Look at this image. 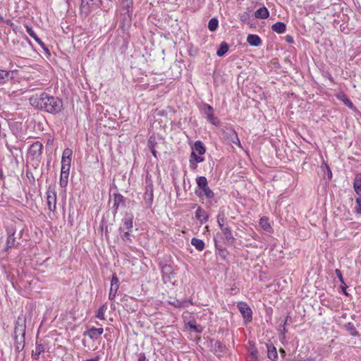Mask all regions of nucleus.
Here are the masks:
<instances>
[{
    "instance_id": "11",
    "label": "nucleus",
    "mask_w": 361,
    "mask_h": 361,
    "mask_svg": "<svg viewBox=\"0 0 361 361\" xmlns=\"http://www.w3.org/2000/svg\"><path fill=\"white\" fill-rule=\"evenodd\" d=\"M42 144L40 142L37 141L30 146L28 154L32 157V159H38L42 154Z\"/></svg>"
},
{
    "instance_id": "35",
    "label": "nucleus",
    "mask_w": 361,
    "mask_h": 361,
    "mask_svg": "<svg viewBox=\"0 0 361 361\" xmlns=\"http://www.w3.org/2000/svg\"><path fill=\"white\" fill-rule=\"evenodd\" d=\"M204 161V158L201 155H197L195 152L192 151L190 154V163L191 164H195L201 163Z\"/></svg>"
},
{
    "instance_id": "31",
    "label": "nucleus",
    "mask_w": 361,
    "mask_h": 361,
    "mask_svg": "<svg viewBox=\"0 0 361 361\" xmlns=\"http://www.w3.org/2000/svg\"><path fill=\"white\" fill-rule=\"evenodd\" d=\"M228 44L226 42H221L216 51V55L219 57L223 56L228 51Z\"/></svg>"
},
{
    "instance_id": "23",
    "label": "nucleus",
    "mask_w": 361,
    "mask_h": 361,
    "mask_svg": "<svg viewBox=\"0 0 361 361\" xmlns=\"http://www.w3.org/2000/svg\"><path fill=\"white\" fill-rule=\"evenodd\" d=\"M14 338H17L19 336H25V324H20L19 322L18 321L16 324L15 329H14Z\"/></svg>"
},
{
    "instance_id": "39",
    "label": "nucleus",
    "mask_w": 361,
    "mask_h": 361,
    "mask_svg": "<svg viewBox=\"0 0 361 361\" xmlns=\"http://www.w3.org/2000/svg\"><path fill=\"white\" fill-rule=\"evenodd\" d=\"M217 223L219 224V228L222 226H225L228 225L226 218L224 212H220L217 215Z\"/></svg>"
},
{
    "instance_id": "52",
    "label": "nucleus",
    "mask_w": 361,
    "mask_h": 361,
    "mask_svg": "<svg viewBox=\"0 0 361 361\" xmlns=\"http://www.w3.org/2000/svg\"><path fill=\"white\" fill-rule=\"evenodd\" d=\"M70 168H71V166H62L61 165V173H65V174H69Z\"/></svg>"
},
{
    "instance_id": "43",
    "label": "nucleus",
    "mask_w": 361,
    "mask_h": 361,
    "mask_svg": "<svg viewBox=\"0 0 361 361\" xmlns=\"http://www.w3.org/2000/svg\"><path fill=\"white\" fill-rule=\"evenodd\" d=\"M259 224L262 226V228H264L265 231H268L271 228V226L269 223L268 222L267 219L262 218L259 221Z\"/></svg>"
},
{
    "instance_id": "36",
    "label": "nucleus",
    "mask_w": 361,
    "mask_h": 361,
    "mask_svg": "<svg viewBox=\"0 0 361 361\" xmlns=\"http://www.w3.org/2000/svg\"><path fill=\"white\" fill-rule=\"evenodd\" d=\"M344 326L351 336H358L360 335L353 323L348 322L345 324Z\"/></svg>"
},
{
    "instance_id": "47",
    "label": "nucleus",
    "mask_w": 361,
    "mask_h": 361,
    "mask_svg": "<svg viewBox=\"0 0 361 361\" xmlns=\"http://www.w3.org/2000/svg\"><path fill=\"white\" fill-rule=\"evenodd\" d=\"M356 202V212L358 214H361V197L355 199Z\"/></svg>"
},
{
    "instance_id": "4",
    "label": "nucleus",
    "mask_w": 361,
    "mask_h": 361,
    "mask_svg": "<svg viewBox=\"0 0 361 361\" xmlns=\"http://www.w3.org/2000/svg\"><path fill=\"white\" fill-rule=\"evenodd\" d=\"M102 4V0H82L80 5L81 13L87 16L92 11L100 8Z\"/></svg>"
},
{
    "instance_id": "9",
    "label": "nucleus",
    "mask_w": 361,
    "mask_h": 361,
    "mask_svg": "<svg viewBox=\"0 0 361 361\" xmlns=\"http://www.w3.org/2000/svg\"><path fill=\"white\" fill-rule=\"evenodd\" d=\"M222 131L224 138L228 139L229 142L233 144L240 145V142L238 137V134L233 128H226V129H224Z\"/></svg>"
},
{
    "instance_id": "27",
    "label": "nucleus",
    "mask_w": 361,
    "mask_h": 361,
    "mask_svg": "<svg viewBox=\"0 0 361 361\" xmlns=\"http://www.w3.org/2000/svg\"><path fill=\"white\" fill-rule=\"evenodd\" d=\"M273 31L281 34L285 32L286 30V25L283 22H277L271 26Z\"/></svg>"
},
{
    "instance_id": "55",
    "label": "nucleus",
    "mask_w": 361,
    "mask_h": 361,
    "mask_svg": "<svg viewBox=\"0 0 361 361\" xmlns=\"http://www.w3.org/2000/svg\"><path fill=\"white\" fill-rule=\"evenodd\" d=\"M39 355H40V353L39 352H37V351H32V357L35 360H38L39 358Z\"/></svg>"
},
{
    "instance_id": "58",
    "label": "nucleus",
    "mask_w": 361,
    "mask_h": 361,
    "mask_svg": "<svg viewBox=\"0 0 361 361\" xmlns=\"http://www.w3.org/2000/svg\"><path fill=\"white\" fill-rule=\"evenodd\" d=\"M285 39H286V41L288 43H290V44L293 43V42H294V41H293V37H292V36H290V35H286V37H285Z\"/></svg>"
},
{
    "instance_id": "45",
    "label": "nucleus",
    "mask_w": 361,
    "mask_h": 361,
    "mask_svg": "<svg viewBox=\"0 0 361 361\" xmlns=\"http://www.w3.org/2000/svg\"><path fill=\"white\" fill-rule=\"evenodd\" d=\"M106 310V307L103 305L97 311L96 317L100 319H104V312Z\"/></svg>"
},
{
    "instance_id": "6",
    "label": "nucleus",
    "mask_w": 361,
    "mask_h": 361,
    "mask_svg": "<svg viewBox=\"0 0 361 361\" xmlns=\"http://www.w3.org/2000/svg\"><path fill=\"white\" fill-rule=\"evenodd\" d=\"M159 267L161 268L162 280L164 283H166L171 282V279L175 276L174 269L173 267L170 264H162L161 263H159Z\"/></svg>"
},
{
    "instance_id": "21",
    "label": "nucleus",
    "mask_w": 361,
    "mask_h": 361,
    "mask_svg": "<svg viewBox=\"0 0 361 361\" xmlns=\"http://www.w3.org/2000/svg\"><path fill=\"white\" fill-rule=\"evenodd\" d=\"M247 42L250 45L254 47H258L262 44L261 38L258 35L254 34L248 35Z\"/></svg>"
},
{
    "instance_id": "30",
    "label": "nucleus",
    "mask_w": 361,
    "mask_h": 361,
    "mask_svg": "<svg viewBox=\"0 0 361 361\" xmlns=\"http://www.w3.org/2000/svg\"><path fill=\"white\" fill-rule=\"evenodd\" d=\"M194 152H197L199 155H202L205 153L206 148L200 140H197L195 142Z\"/></svg>"
},
{
    "instance_id": "34",
    "label": "nucleus",
    "mask_w": 361,
    "mask_h": 361,
    "mask_svg": "<svg viewBox=\"0 0 361 361\" xmlns=\"http://www.w3.org/2000/svg\"><path fill=\"white\" fill-rule=\"evenodd\" d=\"M250 343V356L251 361H257L258 350L254 343Z\"/></svg>"
},
{
    "instance_id": "54",
    "label": "nucleus",
    "mask_w": 361,
    "mask_h": 361,
    "mask_svg": "<svg viewBox=\"0 0 361 361\" xmlns=\"http://www.w3.org/2000/svg\"><path fill=\"white\" fill-rule=\"evenodd\" d=\"M146 355L144 353H141L138 355V360L137 361H146Z\"/></svg>"
},
{
    "instance_id": "28",
    "label": "nucleus",
    "mask_w": 361,
    "mask_h": 361,
    "mask_svg": "<svg viewBox=\"0 0 361 361\" xmlns=\"http://www.w3.org/2000/svg\"><path fill=\"white\" fill-rule=\"evenodd\" d=\"M121 27L123 28L126 25H130L131 23V12L127 13L126 11H123L121 13Z\"/></svg>"
},
{
    "instance_id": "33",
    "label": "nucleus",
    "mask_w": 361,
    "mask_h": 361,
    "mask_svg": "<svg viewBox=\"0 0 361 361\" xmlns=\"http://www.w3.org/2000/svg\"><path fill=\"white\" fill-rule=\"evenodd\" d=\"M187 325L190 331H193L197 333H201L202 331V328L200 325L196 324V322L194 319L190 320Z\"/></svg>"
},
{
    "instance_id": "2",
    "label": "nucleus",
    "mask_w": 361,
    "mask_h": 361,
    "mask_svg": "<svg viewBox=\"0 0 361 361\" xmlns=\"http://www.w3.org/2000/svg\"><path fill=\"white\" fill-rule=\"evenodd\" d=\"M197 188L195 191V194L203 200L204 197L208 200V204H212L214 200V193L208 186V181L206 177L199 176L196 178Z\"/></svg>"
},
{
    "instance_id": "56",
    "label": "nucleus",
    "mask_w": 361,
    "mask_h": 361,
    "mask_svg": "<svg viewBox=\"0 0 361 361\" xmlns=\"http://www.w3.org/2000/svg\"><path fill=\"white\" fill-rule=\"evenodd\" d=\"M39 355H40V353L39 352H37V351H32V357L35 360H38L39 358Z\"/></svg>"
},
{
    "instance_id": "13",
    "label": "nucleus",
    "mask_w": 361,
    "mask_h": 361,
    "mask_svg": "<svg viewBox=\"0 0 361 361\" xmlns=\"http://www.w3.org/2000/svg\"><path fill=\"white\" fill-rule=\"evenodd\" d=\"M212 347L214 348V354L218 357H222L226 351V346L220 341H211Z\"/></svg>"
},
{
    "instance_id": "14",
    "label": "nucleus",
    "mask_w": 361,
    "mask_h": 361,
    "mask_svg": "<svg viewBox=\"0 0 361 361\" xmlns=\"http://www.w3.org/2000/svg\"><path fill=\"white\" fill-rule=\"evenodd\" d=\"M103 332V328L92 327L87 329V331H84L83 335L87 336L90 338H91L93 341H96L100 337Z\"/></svg>"
},
{
    "instance_id": "8",
    "label": "nucleus",
    "mask_w": 361,
    "mask_h": 361,
    "mask_svg": "<svg viewBox=\"0 0 361 361\" xmlns=\"http://www.w3.org/2000/svg\"><path fill=\"white\" fill-rule=\"evenodd\" d=\"M113 200L112 214L115 216L118 213L119 207H126V198L120 193H114L113 194Z\"/></svg>"
},
{
    "instance_id": "50",
    "label": "nucleus",
    "mask_w": 361,
    "mask_h": 361,
    "mask_svg": "<svg viewBox=\"0 0 361 361\" xmlns=\"http://www.w3.org/2000/svg\"><path fill=\"white\" fill-rule=\"evenodd\" d=\"M45 348L43 344L36 343L35 351L39 352L40 354L44 353Z\"/></svg>"
},
{
    "instance_id": "57",
    "label": "nucleus",
    "mask_w": 361,
    "mask_h": 361,
    "mask_svg": "<svg viewBox=\"0 0 361 361\" xmlns=\"http://www.w3.org/2000/svg\"><path fill=\"white\" fill-rule=\"evenodd\" d=\"M214 245H215V247H216V249L218 251H219V248H222V247H224L223 246H221V245L219 244V241H218L215 238H214Z\"/></svg>"
},
{
    "instance_id": "5",
    "label": "nucleus",
    "mask_w": 361,
    "mask_h": 361,
    "mask_svg": "<svg viewBox=\"0 0 361 361\" xmlns=\"http://www.w3.org/2000/svg\"><path fill=\"white\" fill-rule=\"evenodd\" d=\"M237 307L243 317L244 322L247 324L252 319V311L250 307L245 302H239L237 303Z\"/></svg>"
},
{
    "instance_id": "44",
    "label": "nucleus",
    "mask_w": 361,
    "mask_h": 361,
    "mask_svg": "<svg viewBox=\"0 0 361 361\" xmlns=\"http://www.w3.org/2000/svg\"><path fill=\"white\" fill-rule=\"evenodd\" d=\"M157 141H156V137L154 136H150L149 140H148V147L149 149H153V148H155L156 145H157Z\"/></svg>"
},
{
    "instance_id": "17",
    "label": "nucleus",
    "mask_w": 361,
    "mask_h": 361,
    "mask_svg": "<svg viewBox=\"0 0 361 361\" xmlns=\"http://www.w3.org/2000/svg\"><path fill=\"white\" fill-rule=\"evenodd\" d=\"M47 204L49 209L51 212H54L56 210V192L54 190H51L50 188L47 192Z\"/></svg>"
},
{
    "instance_id": "16",
    "label": "nucleus",
    "mask_w": 361,
    "mask_h": 361,
    "mask_svg": "<svg viewBox=\"0 0 361 361\" xmlns=\"http://www.w3.org/2000/svg\"><path fill=\"white\" fill-rule=\"evenodd\" d=\"M220 229L224 235L226 243L229 245H233L234 244L235 238L232 235L230 226L228 225H226L225 226H221Z\"/></svg>"
},
{
    "instance_id": "26",
    "label": "nucleus",
    "mask_w": 361,
    "mask_h": 361,
    "mask_svg": "<svg viewBox=\"0 0 361 361\" xmlns=\"http://www.w3.org/2000/svg\"><path fill=\"white\" fill-rule=\"evenodd\" d=\"M15 339V348L18 353L21 352L25 347V337L19 336L14 338Z\"/></svg>"
},
{
    "instance_id": "24",
    "label": "nucleus",
    "mask_w": 361,
    "mask_h": 361,
    "mask_svg": "<svg viewBox=\"0 0 361 361\" xmlns=\"http://www.w3.org/2000/svg\"><path fill=\"white\" fill-rule=\"evenodd\" d=\"M353 188L356 194L361 197V173H357L355 175Z\"/></svg>"
},
{
    "instance_id": "59",
    "label": "nucleus",
    "mask_w": 361,
    "mask_h": 361,
    "mask_svg": "<svg viewBox=\"0 0 361 361\" xmlns=\"http://www.w3.org/2000/svg\"><path fill=\"white\" fill-rule=\"evenodd\" d=\"M7 23L11 26L12 27L13 30L16 32L17 29H18V26L17 25H15L14 23H13L11 20H8L7 21Z\"/></svg>"
},
{
    "instance_id": "64",
    "label": "nucleus",
    "mask_w": 361,
    "mask_h": 361,
    "mask_svg": "<svg viewBox=\"0 0 361 361\" xmlns=\"http://www.w3.org/2000/svg\"><path fill=\"white\" fill-rule=\"evenodd\" d=\"M149 149H150V151H151V152H152V155H153L155 158H157V152L156 151L155 148Z\"/></svg>"
},
{
    "instance_id": "63",
    "label": "nucleus",
    "mask_w": 361,
    "mask_h": 361,
    "mask_svg": "<svg viewBox=\"0 0 361 361\" xmlns=\"http://www.w3.org/2000/svg\"><path fill=\"white\" fill-rule=\"evenodd\" d=\"M99 360H100V357L99 356H96L94 358L88 359V360H86L85 361H99Z\"/></svg>"
},
{
    "instance_id": "49",
    "label": "nucleus",
    "mask_w": 361,
    "mask_h": 361,
    "mask_svg": "<svg viewBox=\"0 0 361 361\" xmlns=\"http://www.w3.org/2000/svg\"><path fill=\"white\" fill-rule=\"evenodd\" d=\"M335 273H336L338 279H339V281L341 283V284L345 285V282H344V280H343V275H342V273H341V270L338 269H336L335 270Z\"/></svg>"
},
{
    "instance_id": "10",
    "label": "nucleus",
    "mask_w": 361,
    "mask_h": 361,
    "mask_svg": "<svg viewBox=\"0 0 361 361\" xmlns=\"http://www.w3.org/2000/svg\"><path fill=\"white\" fill-rule=\"evenodd\" d=\"M153 185L151 180H146L145 192L144 195L145 203L147 207H150L153 202Z\"/></svg>"
},
{
    "instance_id": "12",
    "label": "nucleus",
    "mask_w": 361,
    "mask_h": 361,
    "mask_svg": "<svg viewBox=\"0 0 361 361\" xmlns=\"http://www.w3.org/2000/svg\"><path fill=\"white\" fill-rule=\"evenodd\" d=\"M8 237L6 240V247L5 248V251H8L9 249L12 247H17L20 245V243L16 241L17 237L16 236V231L10 229L7 231Z\"/></svg>"
},
{
    "instance_id": "62",
    "label": "nucleus",
    "mask_w": 361,
    "mask_h": 361,
    "mask_svg": "<svg viewBox=\"0 0 361 361\" xmlns=\"http://www.w3.org/2000/svg\"><path fill=\"white\" fill-rule=\"evenodd\" d=\"M326 169H327V171H328V178H329V179H331V177H332V173H331V169H330V168L329 167V166H327V165H326Z\"/></svg>"
},
{
    "instance_id": "42",
    "label": "nucleus",
    "mask_w": 361,
    "mask_h": 361,
    "mask_svg": "<svg viewBox=\"0 0 361 361\" xmlns=\"http://www.w3.org/2000/svg\"><path fill=\"white\" fill-rule=\"evenodd\" d=\"M288 319H290V317L288 315V316H286L285 320L283 321V323L281 324L279 328V331L283 335V338H285V334L286 331L285 326L287 324Z\"/></svg>"
},
{
    "instance_id": "37",
    "label": "nucleus",
    "mask_w": 361,
    "mask_h": 361,
    "mask_svg": "<svg viewBox=\"0 0 361 361\" xmlns=\"http://www.w3.org/2000/svg\"><path fill=\"white\" fill-rule=\"evenodd\" d=\"M123 11L127 13L132 11L133 0H121Z\"/></svg>"
},
{
    "instance_id": "48",
    "label": "nucleus",
    "mask_w": 361,
    "mask_h": 361,
    "mask_svg": "<svg viewBox=\"0 0 361 361\" xmlns=\"http://www.w3.org/2000/svg\"><path fill=\"white\" fill-rule=\"evenodd\" d=\"M188 302L187 301H180V300H176V302H173V305L176 307H185L186 306V303Z\"/></svg>"
},
{
    "instance_id": "25",
    "label": "nucleus",
    "mask_w": 361,
    "mask_h": 361,
    "mask_svg": "<svg viewBox=\"0 0 361 361\" xmlns=\"http://www.w3.org/2000/svg\"><path fill=\"white\" fill-rule=\"evenodd\" d=\"M269 12L268 11V9L264 6L258 8L255 12V16L257 18L265 19V18H267L269 17Z\"/></svg>"
},
{
    "instance_id": "29",
    "label": "nucleus",
    "mask_w": 361,
    "mask_h": 361,
    "mask_svg": "<svg viewBox=\"0 0 361 361\" xmlns=\"http://www.w3.org/2000/svg\"><path fill=\"white\" fill-rule=\"evenodd\" d=\"M338 99L343 102V104L349 107L350 109H353L355 106L353 102L350 100L348 96L345 93H340L337 96Z\"/></svg>"
},
{
    "instance_id": "53",
    "label": "nucleus",
    "mask_w": 361,
    "mask_h": 361,
    "mask_svg": "<svg viewBox=\"0 0 361 361\" xmlns=\"http://www.w3.org/2000/svg\"><path fill=\"white\" fill-rule=\"evenodd\" d=\"M119 288V285H111L110 290L111 292L114 293V294H116L118 289Z\"/></svg>"
},
{
    "instance_id": "38",
    "label": "nucleus",
    "mask_w": 361,
    "mask_h": 361,
    "mask_svg": "<svg viewBox=\"0 0 361 361\" xmlns=\"http://www.w3.org/2000/svg\"><path fill=\"white\" fill-rule=\"evenodd\" d=\"M123 233L121 235V240L124 242L125 244H129L133 242L131 238L132 235L130 233L131 231H123Z\"/></svg>"
},
{
    "instance_id": "51",
    "label": "nucleus",
    "mask_w": 361,
    "mask_h": 361,
    "mask_svg": "<svg viewBox=\"0 0 361 361\" xmlns=\"http://www.w3.org/2000/svg\"><path fill=\"white\" fill-rule=\"evenodd\" d=\"M111 285H119V280L116 274H114L111 281Z\"/></svg>"
},
{
    "instance_id": "61",
    "label": "nucleus",
    "mask_w": 361,
    "mask_h": 361,
    "mask_svg": "<svg viewBox=\"0 0 361 361\" xmlns=\"http://www.w3.org/2000/svg\"><path fill=\"white\" fill-rule=\"evenodd\" d=\"M346 288H347V286L346 284L345 283V285L343 284H341V288L343 290V293L345 295H348V293L346 292Z\"/></svg>"
},
{
    "instance_id": "1",
    "label": "nucleus",
    "mask_w": 361,
    "mask_h": 361,
    "mask_svg": "<svg viewBox=\"0 0 361 361\" xmlns=\"http://www.w3.org/2000/svg\"><path fill=\"white\" fill-rule=\"evenodd\" d=\"M30 104L36 109L51 114H56L63 109V102L57 97L42 92L39 95L32 96L29 99Z\"/></svg>"
},
{
    "instance_id": "18",
    "label": "nucleus",
    "mask_w": 361,
    "mask_h": 361,
    "mask_svg": "<svg viewBox=\"0 0 361 361\" xmlns=\"http://www.w3.org/2000/svg\"><path fill=\"white\" fill-rule=\"evenodd\" d=\"M195 217L201 224L206 223L209 219V215L200 206L197 207L195 212Z\"/></svg>"
},
{
    "instance_id": "15",
    "label": "nucleus",
    "mask_w": 361,
    "mask_h": 361,
    "mask_svg": "<svg viewBox=\"0 0 361 361\" xmlns=\"http://www.w3.org/2000/svg\"><path fill=\"white\" fill-rule=\"evenodd\" d=\"M26 31L29 34V35L32 37L35 42H37L40 47L43 49V50L47 53L48 54H50L49 48L45 45V44L37 37V35L35 34V32L32 30V27L29 26L28 25H25Z\"/></svg>"
},
{
    "instance_id": "20",
    "label": "nucleus",
    "mask_w": 361,
    "mask_h": 361,
    "mask_svg": "<svg viewBox=\"0 0 361 361\" xmlns=\"http://www.w3.org/2000/svg\"><path fill=\"white\" fill-rule=\"evenodd\" d=\"M72 154H73V152L69 148H66L63 150V154H62V157H61V165L62 166H71Z\"/></svg>"
},
{
    "instance_id": "60",
    "label": "nucleus",
    "mask_w": 361,
    "mask_h": 361,
    "mask_svg": "<svg viewBox=\"0 0 361 361\" xmlns=\"http://www.w3.org/2000/svg\"><path fill=\"white\" fill-rule=\"evenodd\" d=\"M116 297V294H114V293L109 291V299L110 300H113Z\"/></svg>"
},
{
    "instance_id": "41",
    "label": "nucleus",
    "mask_w": 361,
    "mask_h": 361,
    "mask_svg": "<svg viewBox=\"0 0 361 361\" xmlns=\"http://www.w3.org/2000/svg\"><path fill=\"white\" fill-rule=\"evenodd\" d=\"M69 174L61 173L60 176L59 184L61 188H66L68 185Z\"/></svg>"
},
{
    "instance_id": "19",
    "label": "nucleus",
    "mask_w": 361,
    "mask_h": 361,
    "mask_svg": "<svg viewBox=\"0 0 361 361\" xmlns=\"http://www.w3.org/2000/svg\"><path fill=\"white\" fill-rule=\"evenodd\" d=\"M265 345L267 350L268 358L272 361H276L278 359V353L276 347L271 343H266Z\"/></svg>"
},
{
    "instance_id": "46",
    "label": "nucleus",
    "mask_w": 361,
    "mask_h": 361,
    "mask_svg": "<svg viewBox=\"0 0 361 361\" xmlns=\"http://www.w3.org/2000/svg\"><path fill=\"white\" fill-rule=\"evenodd\" d=\"M219 254L222 259H226L228 255V252L226 247H222L219 248Z\"/></svg>"
},
{
    "instance_id": "22",
    "label": "nucleus",
    "mask_w": 361,
    "mask_h": 361,
    "mask_svg": "<svg viewBox=\"0 0 361 361\" xmlns=\"http://www.w3.org/2000/svg\"><path fill=\"white\" fill-rule=\"evenodd\" d=\"M12 78V72L0 69V85L5 84L9 79Z\"/></svg>"
},
{
    "instance_id": "32",
    "label": "nucleus",
    "mask_w": 361,
    "mask_h": 361,
    "mask_svg": "<svg viewBox=\"0 0 361 361\" xmlns=\"http://www.w3.org/2000/svg\"><path fill=\"white\" fill-rule=\"evenodd\" d=\"M191 244L198 250L202 251L204 248V243L202 240L193 238L191 240Z\"/></svg>"
},
{
    "instance_id": "40",
    "label": "nucleus",
    "mask_w": 361,
    "mask_h": 361,
    "mask_svg": "<svg viewBox=\"0 0 361 361\" xmlns=\"http://www.w3.org/2000/svg\"><path fill=\"white\" fill-rule=\"evenodd\" d=\"M219 25V20L216 18H212L209 20L208 23V28L210 31H215Z\"/></svg>"
},
{
    "instance_id": "3",
    "label": "nucleus",
    "mask_w": 361,
    "mask_h": 361,
    "mask_svg": "<svg viewBox=\"0 0 361 361\" xmlns=\"http://www.w3.org/2000/svg\"><path fill=\"white\" fill-rule=\"evenodd\" d=\"M200 109L208 122L215 126H220L221 122L219 119L214 116V109L211 105L203 103Z\"/></svg>"
},
{
    "instance_id": "7",
    "label": "nucleus",
    "mask_w": 361,
    "mask_h": 361,
    "mask_svg": "<svg viewBox=\"0 0 361 361\" xmlns=\"http://www.w3.org/2000/svg\"><path fill=\"white\" fill-rule=\"evenodd\" d=\"M133 219L134 215L132 212H126L124 217L122 219V224L118 228L120 233L124 231H132Z\"/></svg>"
}]
</instances>
